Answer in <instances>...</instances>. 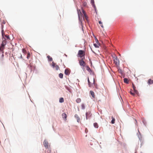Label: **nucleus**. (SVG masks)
I'll return each mask as SVG.
<instances>
[{
	"instance_id": "obj_30",
	"label": "nucleus",
	"mask_w": 153,
	"mask_h": 153,
	"mask_svg": "<svg viewBox=\"0 0 153 153\" xmlns=\"http://www.w3.org/2000/svg\"><path fill=\"white\" fill-rule=\"evenodd\" d=\"M76 102L77 103H80L81 101V100L79 98H78L76 100Z\"/></svg>"
},
{
	"instance_id": "obj_23",
	"label": "nucleus",
	"mask_w": 153,
	"mask_h": 153,
	"mask_svg": "<svg viewBox=\"0 0 153 153\" xmlns=\"http://www.w3.org/2000/svg\"><path fill=\"white\" fill-rule=\"evenodd\" d=\"M94 126L95 128H98L99 126L98 125L97 123H94Z\"/></svg>"
},
{
	"instance_id": "obj_58",
	"label": "nucleus",
	"mask_w": 153,
	"mask_h": 153,
	"mask_svg": "<svg viewBox=\"0 0 153 153\" xmlns=\"http://www.w3.org/2000/svg\"><path fill=\"white\" fill-rule=\"evenodd\" d=\"M19 58H20V59H22V55L21 54V55H20V57Z\"/></svg>"
},
{
	"instance_id": "obj_46",
	"label": "nucleus",
	"mask_w": 153,
	"mask_h": 153,
	"mask_svg": "<svg viewBox=\"0 0 153 153\" xmlns=\"http://www.w3.org/2000/svg\"><path fill=\"white\" fill-rule=\"evenodd\" d=\"M92 84H93H93L94 85H95L96 84H97L95 83V81H94V78L93 82V83Z\"/></svg>"
},
{
	"instance_id": "obj_24",
	"label": "nucleus",
	"mask_w": 153,
	"mask_h": 153,
	"mask_svg": "<svg viewBox=\"0 0 153 153\" xmlns=\"http://www.w3.org/2000/svg\"><path fill=\"white\" fill-rule=\"evenodd\" d=\"M4 25L2 24H1V36H3V34L4 33Z\"/></svg>"
},
{
	"instance_id": "obj_64",
	"label": "nucleus",
	"mask_w": 153,
	"mask_h": 153,
	"mask_svg": "<svg viewBox=\"0 0 153 153\" xmlns=\"http://www.w3.org/2000/svg\"><path fill=\"white\" fill-rule=\"evenodd\" d=\"M82 69L83 71L85 70V68H82Z\"/></svg>"
},
{
	"instance_id": "obj_22",
	"label": "nucleus",
	"mask_w": 153,
	"mask_h": 153,
	"mask_svg": "<svg viewBox=\"0 0 153 153\" xmlns=\"http://www.w3.org/2000/svg\"><path fill=\"white\" fill-rule=\"evenodd\" d=\"M111 118L112 120L111 121V123L112 124H114L115 123V119L113 117H112Z\"/></svg>"
},
{
	"instance_id": "obj_42",
	"label": "nucleus",
	"mask_w": 153,
	"mask_h": 153,
	"mask_svg": "<svg viewBox=\"0 0 153 153\" xmlns=\"http://www.w3.org/2000/svg\"><path fill=\"white\" fill-rule=\"evenodd\" d=\"M91 4H95L94 0H91Z\"/></svg>"
},
{
	"instance_id": "obj_15",
	"label": "nucleus",
	"mask_w": 153,
	"mask_h": 153,
	"mask_svg": "<svg viewBox=\"0 0 153 153\" xmlns=\"http://www.w3.org/2000/svg\"><path fill=\"white\" fill-rule=\"evenodd\" d=\"M148 83L149 85H152L153 84V80L150 79H148Z\"/></svg>"
},
{
	"instance_id": "obj_54",
	"label": "nucleus",
	"mask_w": 153,
	"mask_h": 153,
	"mask_svg": "<svg viewBox=\"0 0 153 153\" xmlns=\"http://www.w3.org/2000/svg\"><path fill=\"white\" fill-rule=\"evenodd\" d=\"M91 51H92V52L94 53H95V52L94 51H93V50L92 49H91Z\"/></svg>"
},
{
	"instance_id": "obj_17",
	"label": "nucleus",
	"mask_w": 153,
	"mask_h": 153,
	"mask_svg": "<svg viewBox=\"0 0 153 153\" xmlns=\"http://www.w3.org/2000/svg\"><path fill=\"white\" fill-rule=\"evenodd\" d=\"M90 92L92 97L94 98L95 97V95L94 92L93 91H90Z\"/></svg>"
},
{
	"instance_id": "obj_5",
	"label": "nucleus",
	"mask_w": 153,
	"mask_h": 153,
	"mask_svg": "<svg viewBox=\"0 0 153 153\" xmlns=\"http://www.w3.org/2000/svg\"><path fill=\"white\" fill-rule=\"evenodd\" d=\"M85 116L86 120L90 119L92 116V114L89 111L86 112L85 113Z\"/></svg>"
},
{
	"instance_id": "obj_57",
	"label": "nucleus",
	"mask_w": 153,
	"mask_h": 153,
	"mask_svg": "<svg viewBox=\"0 0 153 153\" xmlns=\"http://www.w3.org/2000/svg\"><path fill=\"white\" fill-rule=\"evenodd\" d=\"M4 50H3L2 51H1V53H2V54H4Z\"/></svg>"
},
{
	"instance_id": "obj_47",
	"label": "nucleus",
	"mask_w": 153,
	"mask_h": 153,
	"mask_svg": "<svg viewBox=\"0 0 153 153\" xmlns=\"http://www.w3.org/2000/svg\"><path fill=\"white\" fill-rule=\"evenodd\" d=\"M51 150L49 149V148H48V150L47 151L48 153H50L51 152Z\"/></svg>"
},
{
	"instance_id": "obj_29",
	"label": "nucleus",
	"mask_w": 153,
	"mask_h": 153,
	"mask_svg": "<svg viewBox=\"0 0 153 153\" xmlns=\"http://www.w3.org/2000/svg\"><path fill=\"white\" fill-rule=\"evenodd\" d=\"M93 45L95 48H99V46H99V45H98L97 43H94Z\"/></svg>"
},
{
	"instance_id": "obj_11",
	"label": "nucleus",
	"mask_w": 153,
	"mask_h": 153,
	"mask_svg": "<svg viewBox=\"0 0 153 153\" xmlns=\"http://www.w3.org/2000/svg\"><path fill=\"white\" fill-rule=\"evenodd\" d=\"M85 68L86 70L89 72L91 73L92 72V71L91 70L90 68L88 65L85 66Z\"/></svg>"
},
{
	"instance_id": "obj_52",
	"label": "nucleus",
	"mask_w": 153,
	"mask_h": 153,
	"mask_svg": "<svg viewBox=\"0 0 153 153\" xmlns=\"http://www.w3.org/2000/svg\"><path fill=\"white\" fill-rule=\"evenodd\" d=\"M5 21L4 20H3V21H2V23L3 24H5Z\"/></svg>"
},
{
	"instance_id": "obj_44",
	"label": "nucleus",
	"mask_w": 153,
	"mask_h": 153,
	"mask_svg": "<svg viewBox=\"0 0 153 153\" xmlns=\"http://www.w3.org/2000/svg\"><path fill=\"white\" fill-rule=\"evenodd\" d=\"M133 86H132V88H133V90H134L136 89V87L134 86V85L133 84H132Z\"/></svg>"
},
{
	"instance_id": "obj_40",
	"label": "nucleus",
	"mask_w": 153,
	"mask_h": 153,
	"mask_svg": "<svg viewBox=\"0 0 153 153\" xmlns=\"http://www.w3.org/2000/svg\"><path fill=\"white\" fill-rule=\"evenodd\" d=\"M5 37L7 39L10 40V37L8 35H5Z\"/></svg>"
},
{
	"instance_id": "obj_48",
	"label": "nucleus",
	"mask_w": 153,
	"mask_h": 153,
	"mask_svg": "<svg viewBox=\"0 0 153 153\" xmlns=\"http://www.w3.org/2000/svg\"><path fill=\"white\" fill-rule=\"evenodd\" d=\"M12 45V48H10V49H12V51H13L14 50V48H13V47L14 46V45Z\"/></svg>"
},
{
	"instance_id": "obj_43",
	"label": "nucleus",
	"mask_w": 153,
	"mask_h": 153,
	"mask_svg": "<svg viewBox=\"0 0 153 153\" xmlns=\"http://www.w3.org/2000/svg\"><path fill=\"white\" fill-rule=\"evenodd\" d=\"M74 117H75V118H76V119H77V118H79V117L78 116V115L77 114H75V115Z\"/></svg>"
},
{
	"instance_id": "obj_10",
	"label": "nucleus",
	"mask_w": 153,
	"mask_h": 153,
	"mask_svg": "<svg viewBox=\"0 0 153 153\" xmlns=\"http://www.w3.org/2000/svg\"><path fill=\"white\" fill-rule=\"evenodd\" d=\"M93 36L94 37V39L95 40V42H96V43L98 45H99V46H100V43L99 42V41L96 37L93 34Z\"/></svg>"
},
{
	"instance_id": "obj_38",
	"label": "nucleus",
	"mask_w": 153,
	"mask_h": 153,
	"mask_svg": "<svg viewBox=\"0 0 153 153\" xmlns=\"http://www.w3.org/2000/svg\"><path fill=\"white\" fill-rule=\"evenodd\" d=\"M83 5L85 7L87 5V3L86 1H83Z\"/></svg>"
},
{
	"instance_id": "obj_45",
	"label": "nucleus",
	"mask_w": 153,
	"mask_h": 153,
	"mask_svg": "<svg viewBox=\"0 0 153 153\" xmlns=\"http://www.w3.org/2000/svg\"><path fill=\"white\" fill-rule=\"evenodd\" d=\"M82 12L83 15L86 14L85 11L83 9H82Z\"/></svg>"
},
{
	"instance_id": "obj_35",
	"label": "nucleus",
	"mask_w": 153,
	"mask_h": 153,
	"mask_svg": "<svg viewBox=\"0 0 153 153\" xmlns=\"http://www.w3.org/2000/svg\"><path fill=\"white\" fill-rule=\"evenodd\" d=\"M132 90L131 89L130 91V93L132 96H134V94L132 92Z\"/></svg>"
},
{
	"instance_id": "obj_25",
	"label": "nucleus",
	"mask_w": 153,
	"mask_h": 153,
	"mask_svg": "<svg viewBox=\"0 0 153 153\" xmlns=\"http://www.w3.org/2000/svg\"><path fill=\"white\" fill-rule=\"evenodd\" d=\"M79 23L81 25L82 27V30L83 31V32H84V30L83 29V25L82 23V21H80V22H79Z\"/></svg>"
},
{
	"instance_id": "obj_33",
	"label": "nucleus",
	"mask_w": 153,
	"mask_h": 153,
	"mask_svg": "<svg viewBox=\"0 0 153 153\" xmlns=\"http://www.w3.org/2000/svg\"><path fill=\"white\" fill-rule=\"evenodd\" d=\"M27 67L30 69V72H31L32 71V66L30 65H28Z\"/></svg>"
},
{
	"instance_id": "obj_16",
	"label": "nucleus",
	"mask_w": 153,
	"mask_h": 153,
	"mask_svg": "<svg viewBox=\"0 0 153 153\" xmlns=\"http://www.w3.org/2000/svg\"><path fill=\"white\" fill-rule=\"evenodd\" d=\"M118 70L119 72L120 73L121 75L123 74V71L121 69H120L119 66L117 67Z\"/></svg>"
},
{
	"instance_id": "obj_4",
	"label": "nucleus",
	"mask_w": 153,
	"mask_h": 153,
	"mask_svg": "<svg viewBox=\"0 0 153 153\" xmlns=\"http://www.w3.org/2000/svg\"><path fill=\"white\" fill-rule=\"evenodd\" d=\"M50 65L53 68H55L56 70L57 71L58 70L59 68V66L57 65H56V64L54 62H52V64H50Z\"/></svg>"
},
{
	"instance_id": "obj_63",
	"label": "nucleus",
	"mask_w": 153,
	"mask_h": 153,
	"mask_svg": "<svg viewBox=\"0 0 153 153\" xmlns=\"http://www.w3.org/2000/svg\"><path fill=\"white\" fill-rule=\"evenodd\" d=\"M89 46L90 48L91 49H92V48H91V47L90 45H89Z\"/></svg>"
},
{
	"instance_id": "obj_51",
	"label": "nucleus",
	"mask_w": 153,
	"mask_h": 153,
	"mask_svg": "<svg viewBox=\"0 0 153 153\" xmlns=\"http://www.w3.org/2000/svg\"><path fill=\"white\" fill-rule=\"evenodd\" d=\"M88 59H89V61L90 62V63L91 64V65H92V62L91 61V59H89V58H88Z\"/></svg>"
},
{
	"instance_id": "obj_61",
	"label": "nucleus",
	"mask_w": 153,
	"mask_h": 153,
	"mask_svg": "<svg viewBox=\"0 0 153 153\" xmlns=\"http://www.w3.org/2000/svg\"><path fill=\"white\" fill-rule=\"evenodd\" d=\"M4 54H2V55H1V57H3L4 56Z\"/></svg>"
},
{
	"instance_id": "obj_59",
	"label": "nucleus",
	"mask_w": 153,
	"mask_h": 153,
	"mask_svg": "<svg viewBox=\"0 0 153 153\" xmlns=\"http://www.w3.org/2000/svg\"><path fill=\"white\" fill-rule=\"evenodd\" d=\"M95 12L96 13V14H97V9H96V10H95Z\"/></svg>"
},
{
	"instance_id": "obj_31",
	"label": "nucleus",
	"mask_w": 153,
	"mask_h": 153,
	"mask_svg": "<svg viewBox=\"0 0 153 153\" xmlns=\"http://www.w3.org/2000/svg\"><path fill=\"white\" fill-rule=\"evenodd\" d=\"M81 108L82 110H84L85 108V106L84 104L82 103L81 105Z\"/></svg>"
},
{
	"instance_id": "obj_41",
	"label": "nucleus",
	"mask_w": 153,
	"mask_h": 153,
	"mask_svg": "<svg viewBox=\"0 0 153 153\" xmlns=\"http://www.w3.org/2000/svg\"><path fill=\"white\" fill-rule=\"evenodd\" d=\"M30 54L29 52H28V54H27V57H26L27 58V59H29L30 57Z\"/></svg>"
},
{
	"instance_id": "obj_6",
	"label": "nucleus",
	"mask_w": 153,
	"mask_h": 153,
	"mask_svg": "<svg viewBox=\"0 0 153 153\" xmlns=\"http://www.w3.org/2000/svg\"><path fill=\"white\" fill-rule=\"evenodd\" d=\"M77 13L78 14V18L79 20V22H80V21H82V18L81 17V19L80 18V14H81V15H82V13L80 11V10H77Z\"/></svg>"
},
{
	"instance_id": "obj_32",
	"label": "nucleus",
	"mask_w": 153,
	"mask_h": 153,
	"mask_svg": "<svg viewBox=\"0 0 153 153\" xmlns=\"http://www.w3.org/2000/svg\"><path fill=\"white\" fill-rule=\"evenodd\" d=\"M84 15L86 19L87 22H88L89 20H88V16H87L86 13L84 14Z\"/></svg>"
},
{
	"instance_id": "obj_3",
	"label": "nucleus",
	"mask_w": 153,
	"mask_h": 153,
	"mask_svg": "<svg viewBox=\"0 0 153 153\" xmlns=\"http://www.w3.org/2000/svg\"><path fill=\"white\" fill-rule=\"evenodd\" d=\"M114 58H115L114 60V64L117 67L119 66L120 65V61L119 59L115 55H114Z\"/></svg>"
},
{
	"instance_id": "obj_39",
	"label": "nucleus",
	"mask_w": 153,
	"mask_h": 153,
	"mask_svg": "<svg viewBox=\"0 0 153 153\" xmlns=\"http://www.w3.org/2000/svg\"><path fill=\"white\" fill-rule=\"evenodd\" d=\"M93 7L94 8V10H96L97 9L96 5L95 4H91Z\"/></svg>"
},
{
	"instance_id": "obj_50",
	"label": "nucleus",
	"mask_w": 153,
	"mask_h": 153,
	"mask_svg": "<svg viewBox=\"0 0 153 153\" xmlns=\"http://www.w3.org/2000/svg\"><path fill=\"white\" fill-rule=\"evenodd\" d=\"M80 121V118H77V121L78 122H79V121Z\"/></svg>"
},
{
	"instance_id": "obj_36",
	"label": "nucleus",
	"mask_w": 153,
	"mask_h": 153,
	"mask_svg": "<svg viewBox=\"0 0 153 153\" xmlns=\"http://www.w3.org/2000/svg\"><path fill=\"white\" fill-rule=\"evenodd\" d=\"M99 23L100 24V26H101V27H102V28H103V26L102 25V22H101V21H99Z\"/></svg>"
},
{
	"instance_id": "obj_14",
	"label": "nucleus",
	"mask_w": 153,
	"mask_h": 153,
	"mask_svg": "<svg viewBox=\"0 0 153 153\" xmlns=\"http://www.w3.org/2000/svg\"><path fill=\"white\" fill-rule=\"evenodd\" d=\"M48 61L49 62H51L53 61V59L52 57H51L49 55L47 56Z\"/></svg>"
},
{
	"instance_id": "obj_60",
	"label": "nucleus",
	"mask_w": 153,
	"mask_h": 153,
	"mask_svg": "<svg viewBox=\"0 0 153 153\" xmlns=\"http://www.w3.org/2000/svg\"><path fill=\"white\" fill-rule=\"evenodd\" d=\"M135 120L136 122L135 123V124H136L137 123V120H136V119H135Z\"/></svg>"
},
{
	"instance_id": "obj_20",
	"label": "nucleus",
	"mask_w": 153,
	"mask_h": 153,
	"mask_svg": "<svg viewBox=\"0 0 153 153\" xmlns=\"http://www.w3.org/2000/svg\"><path fill=\"white\" fill-rule=\"evenodd\" d=\"M134 94H136L138 96H140L137 90H136V89H135L134 90Z\"/></svg>"
},
{
	"instance_id": "obj_12",
	"label": "nucleus",
	"mask_w": 153,
	"mask_h": 153,
	"mask_svg": "<svg viewBox=\"0 0 153 153\" xmlns=\"http://www.w3.org/2000/svg\"><path fill=\"white\" fill-rule=\"evenodd\" d=\"M88 85L90 87H91L93 86V84H92L90 82L88 77Z\"/></svg>"
},
{
	"instance_id": "obj_49",
	"label": "nucleus",
	"mask_w": 153,
	"mask_h": 153,
	"mask_svg": "<svg viewBox=\"0 0 153 153\" xmlns=\"http://www.w3.org/2000/svg\"><path fill=\"white\" fill-rule=\"evenodd\" d=\"M95 86V88L96 89H98V88L97 87V84H96L95 85H94Z\"/></svg>"
},
{
	"instance_id": "obj_34",
	"label": "nucleus",
	"mask_w": 153,
	"mask_h": 153,
	"mask_svg": "<svg viewBox=\"0 0 153 153\" xmlns=\"http://www.w3.org/2000/svg\"><path fill=\"white\" fill-rule=\"evenodd\" d=\"M22 52L24 54H25L27 53V51L24 48H23L22 49Z\"/></svg>"
},
{
	"instance_id": "obj_8",
	"label": "nucleus",
	"mask_w": 153,
	"mask_h": 153,
	"mask_svg": "<svg viewBox=\"0 0 153 153\" xmlns=\"http://www.w3.org/2000/svg\"><path fill=\"white\" fill-rule=\"evenodd\" d=\"M71 73V70L70 69L68 68L65 69L64 71L65 74L66 75L69 76Z\"/></svg>"
},
{
	"instance_id": "obj_1",
	"label": "nucleus",
	"mask_w": 153,
	"mask_h": 153,
	"mask_svg": "<svg viewBox=\"0 0 153 153\" xmlns=\"http://www.w3.org/2000/svg\"><path fill=\"white\" fill-rule=\"evenodd\" d=\"M84 53V52L83 50H79L77 54V57L80 58H83L84 57V58H85V54Z\"/></svg>"
},
{
	"instance_id": "obj_18",
	"label": "nucleus",
	"mask_w": 153,
	"mask_h": 153,
	"mask_svg": "<svg viewBox=\"0 0 153 153\" xmlns=\"http://www.w3.org/2000/svg\"><path fill=\"white\" fill-rule=\"evenodd\" d=\"M124 83L127 84H128L129 83V81L128 79L126 78H124Z\"/></svg>"
},
{
	"instance_id": "obj_37",
	"label": "nucleus",
	"mask_w": 153,
	"mask_h": 153,
	"mask_svg": "<svg viewBox=\"0 0 153 153\" xmlns=\"http://www.w3.org/2000/svg\"><path fill=\"white\" fill-rule=\"evenodd\" d=\"M5 47H3L0 46V52L2 51L3 50H4L5 48Z\"/></svg>"
},
{
	"instance_id": "obj_26",
	"label": "nucleus",
	"mask_w": 153,
	"mask_h": 153,
	"mask_svg": "<svg viewBox=\"0 0 153 153\" xmlns=\"http://www.w3.org/2000/svg\"><path fill=\"white\" fill-rule=\"evenodd\" d=\"M63 74L62 73H60L59 74V76L61 79H62L63 78Z\"/></svg>"
},
{
	"instance_id": "obj_2",
	"label": "nucleus",
	"mask_w": 153,
	"mask_h": 153,
	"mask_svg": "<svg viewBox=\"0 0 153 153\" xmlns=\"http://www.w3.org/2000/svg\"><path fill=\"white\" fill-rule=\"evenodd\" d=\"M2 41L0 46L5 48V46L7 43V39L5 37H3V36H2Z\"/></svg>"
},
{
	"instance_id": "obj_27",
	"label": "nucleus",
	"mask_w": 153,
	"mask_h": 153,
	"mask_svg": "<svg viewBox=\"0 0 153 153\" xmlns=\"http://www.w3.org/2000/svg\"><path fill=\"white\" fill-rule=\"evenodd\" d=\"M138 132L140 134V135H138V137L140 140L141 139V134L140 132L138 130Z\"/></svg>"
},
{
	"instance_id": "obj_56",
	"label": "nucleus",
	"mask_w": 153,
	"mask_h": 153,
	"mask_svg": "<svg viewBox=\"0 0 153 153\" xmlns=\"http://www.w3.org/2000/svg\"><path fill=\"white\" fill-rule=\"evenodd\" d=\"M3 37H5V34L4 32V33H3Z\"/></svg>"
},
{
	"instance_id": "obj_13",
	"label": "nucleus",
	"mask_w": 153,
	"mask_h": 153,
	"mask_svg": "<svg viewBox=\"0 0 153 153\" xmlns=\"http://www.w3.org/2000/svg\"><path fill=\"white\" fill-rule=\"evenodd\" d=\"M62 118L64 119V120H67V115L65 113H63L62 114Z\"/></svg>"
},
{
	"instance_id": "obj_55",
	"label": "nucleus",
	"mask_w": 153,
	"mask_h": 153,
	"mask_svg": "<svg viewBox=\"0 0 153 153\" xmlns=\"http://www.w3.org/2000/svg\"><path fill=\"white\" fill-rule=\"evenodd\" d=\"M91 51H92V52L94 53H95V52L94 51H93V50L92 49H91Z\"/></svg>"
},
{
	"instance_id": "obj_19",
	"label": "nucleus",
	"mask_w": 153,
	"mask_h": 153,
	"mask_svg": "<svg viewBox=\"0 0 153 153\" xmlns=\"http://www.w3.org/2000/svg\"><path fill=\"white\" fill-rule=\"evenodd\" d=\"M59 102L60 103H62L64 102V99L63 97H60L59 99Z\"/></svg>"
},
{
	"instance_id": "obj_7",
	"label": "nucleus",
	"mask_w": 153,
	"mask_h": 153,
	"mask_svg": "<svg viewBox=\"0 0 153 153\" xmlns=\"http://www.w3.org/2000/svg\"><path fill=\"white\" fill-rule=\"evenodd\" d=\"M79 63L80 66H83L84 67L85 66L86 64L84 61L83 59H81L80 61L79 62Z\"/></svg>"
},
{
	"instance_id": "obj_21",
	"label": "nucleus",
	"mask_w": 153,
	"mask_h": 153,
	"mask_svg": "<svg viewBox=\"0 0 153 153\" xmlns=\"http://www.w3.org/2000/svg\"><path fill=\"white\" fill-rule=\"evenodd\" d=\"M65 88L68 90L70 92H71V88L70 87L68 86L65 85Z\"/></svg>"
},
{
	"instance_id": "obj_9",
	"label": "nucleus",
	"mask_w": 153,
	"mask_h": 153,
	"mask_svg": "<svg viewBox=\"0 0 153 153\" xmlns=\"http://www.w3.org/2000/svg\"><path fill=\"white\" fill-rule=\"evenodd\" d=\"M43 144L46 149H48V143L45 139L43 141Z\"/></svg>"
},
{
	"instance_id": "obj_62",
	"label": "nucleus",
	"mask_w": 153,
	"mask_h": 153,
	"mask_svg": "<svg viewBox=\"0 0 153 153\" xmlns=\"http://www.w3.org/2000/svg\"><path fill=\"white\" fill-rule=\"evenodd\" d=\"M125 76V74L123 75V78H124Z\"/></svg>"
},
{
	"instance_id": "obj_28",
	"label": "nucleus",
	"mask_w": 153,
	"mask_h": 153,
	"mask_svg": "<svg viewBox=\"0 0 153 153\" xmlns=\"http://www.w3.org/2000/svg\"><path fill=\"white\" fill-rule=\"evenodd\" d=\"M142 122L145 126H146V122L145 120L143 119L142 120Z\"/></svg>"
},
{
	"instance_id": "obj_53",
	"label": "nucleus",
	"mask_w": 153,
	"mask_h": 153,
	"mask_svg": "<svg viewBox=\"0 0 153 153\" xmlns=\"http://www.w3.org/2000/svg\"><path fill=\"white\" fill-rule=\"evenodd\" d=\"M91 51H92V52L94 53H95V52L94 51H93V50L92 49H91Z\"/></svg>"
}]
</instances>
